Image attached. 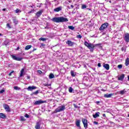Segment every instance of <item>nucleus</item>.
<instances>
[{
	"mask_svg": "<svg viewBox=\"0 0 129 129\" xmlns=\"http://www.w3.org/2000/svg\"><path fill=\"white\" fill-rule=\"evenodd\" d=\"M44 12V11L43 10H40L38 12H37L36 14V15L37 16V18L40 17V16H41V15H42V13Z\"/></svg>",
	"mask_w": 129,
	"mask_h": 129,
	"instance_id": "ddd939ff",
	"label": "nucleus"
},
{
	"mask_svg": "<svg viewBox=\"0 0 129 129\" xmlns=\"http://www.w3.org/2000/svg\"><path fill=\"white\" fill-rule=\"evenodd\" d=\"M100 101H97L96 103H97V104H98V103H100Z\"/></svg>",
	"mask_w": 129,
	"mask_h": 129,
	"instance_id": "13d9d810",
	"label": "nucleus"
},
{
	"mask_svg": "<svg viewBox=\"0 0 129 129\" xmlns=\"http://www.w3.org/2000/svg\"><path fill=\"white\" fill-rule=\"evenodd\" d=\"M11 56V58H12L13 60H16V61H21L23 59L22 57H17L14 54H12Z\"/></svg>",
	"mask_w": 129,
	"mask_h": 129,
	"instance_id": "423d86ee",
	"label": "nucleus"
},
{
	"mask_svg": "<svg viewBox=\"0 0 129 129\" xmlns=\"http://www.w3.org/2000/svg\"><path fill=\"white\" fill-rule=\"evenodd\" d=\"M67 45H68L69 47H73L75 45V42H72L70 40H67L66 41Z\"/></svg>",
	"mask_w": 129,
	"mask_h": 129,
	"instance_id": "1a4fd4ad",
	"label": "nucleus"
},
{
	"mask_svg": "<svg viewBox=\"0 0 129 129\" xmlns=\"http://www.w3.org/2000/svg\"><path fill=\"white\" fill-rule=\"evenodd\" d=\"M3 107L5 110L7 111V112H11V108H10V106L7 104H4Z\"/></svg>",
	"mask_w": 129,
	"mask_h": 129,
	"instance_id": "6e6552de",
	"label": "nucleus"
},
{
	"mask_svg": "<svg viewBox=\"0 0 129 129\" xmlns=\"http://www.w3.org/2000/svg\"><path fill=\"white\" fill-rule=\"evenodd\" d=\"M15 72L14 71H13L12 72H11V73H12V74H13V73H14Z\"/></svg>",
	"mask_w": 129,
	"mask_h": 129,
	"instance_id": "052dcab7",
	"label": "nucleus"
},
{
	"mask_svg": "<svg viewBox=\"0 0 129 129\" xmlns=\"http://www.w3.org/2000/svg\"><path fill=\"white\" fill-rule=\"evenodd\" d=\"M54 74H49V79H52L54 78Z\"/></svg>",
	"mask_w": 129,
	"mask_h": 129,
	"instance_id": "a878e982",
	"label": "nucleus"
},
{
	"mask_svg": "<svg viewBox=\"0 0 129 129\" xmlns=\"http://www.w3.org/2000/svg\"><path fill=\"white\" fill-rule=\"evenodd\" d=\"M3 11H6V9H3Z\"/></svg>",
	"mask_w": 129,
	"mask_h": 129,
	"instance_id": "e2e57ef3",
	"label": "nucleus"
},
{
	"mask_svg": "<svg viewBox=\"0 0 129 129\" xmlns=\"http://www.w3.org/2000/svg\"><path fill=\"white\" fill-rule=\"evenodd\" d=\"M68 28L70 29V30H74V29H75V27H74L73 26H69Z\"/></svg>",
	"mask_w": 129,
	"mask_h": 129,
	"instance_id": "cd10ccee",
	"label": "nucleus"
},
{
	"mask_svg": "<svg viewBox=\"0 0 129 129\" xmlns=\"http://www.w3.org/2000/svg\"><path fill=\"white\" fill-rule=\"evenodd\" d=\"M19 12H21V11H20V10H19L18 9H16V11H15L16 14L19 13Z\"/></svg>",
	"mask_w": 129,
	"mask_h": 129,
	"instance_id": "4c0bfd02",
	"label": "nucleus"
},
{
	"mask_svg": "<svg viewBox=\"0 0 129 129\" xmlns=\"http://www.w3.org/2000/svg\"><path fill=\"white\" fill-rule=\"evenodd\" d=\"M103 67L105 68L107 70H109V64H104L103 65Z\"/></svg>",
	"mask_w": 129,
	"mask_h": 129,
	"instance_id": "aec40b11",
	"label": "nucleus"
},
{
	"mask_svg": "<svg viewBox=\"0 0 129 129\" xmlns=\"http://www.w3.org/2000/svg\"><path fill=\"white\" fill-rule=\"evenodd\" d=\"M89 10L90 11V10H91V9H89Z\"/></svg>",
	"mask_w": 129,
	"mask_h": 129,
	"instance_id": "338daca9",
	"label": "nucleus"
},
{
	"mask_svg": "<svg viewBox=\"0 0 129 129\" xmlns=\"http://www.w3.org/2000/svg\"><path fill=\"white\" fill-rule=\"evenodd\" d=\"M126 49V47L125 46H123L122 48H121V51H125Z\"/></svg>",
	"mask_w": 129,
	"mask_h": 129,
	"instance_id": "f704fd0d",
	"label": "nucleus"
},
{
	"mask_svg": "<svg viewBox=\"0 0 129 129\" xmlns=\"http://www.w3.org/2000/svg\"><path fill=\"white\" fill-rule=\"evenodd\" d=\"M99 114H100V113L99 112H96L95 114L93 115V117L94 118H96L97 117H99Z\"/></svg>",
	"mask_w": 129,
	"mask_h": 129,
	"instance_id": "f3484780",
	"label": "nucleus"
},
{
	"mask_svg": "<svg viewBox=\"0 0 129 129\" xmlns=\"http://www.w3.org/2000/svg\"><path fill=\"white\" fill-rule=\"evenodd\" d=\"M82 121L84 124V127H85L86 128H87V127H88V123L87 121V119L85 118H83L82 119Z\"/></svg>",
	"mask_w": 129,
	"mask_h": 129,
	"instance_id": "39448f33",
	"label": "nucleus"
},
{
	"mask_svg": "<svg viewBox=\"0 0 129 129\" xmlns=\"http://www.w3.org/2000/svg\"><path fill=\"white\" fill-rule=\"evenodd\" d=\"M6 117H7V116H6V114L3 113H0V118H6Z\"/></svg>",
	"mask_w": 129,
	"mask_h": 129,
	"instance_id": "6ab92c4d",
	"label": "nucleus"
},
{
	"mask_svg": "<svg viewBox=\"0 0 129 129\" xmlns=\"http://www.w3.org/2000/svg\"><path fill=\"white\" fill-rule=\"evenodd\" d=\"M37 8H41V6H42V4L37 3L35 5Z\"/></svg>",
	"mask_w": 129,
	"mask_h": 129,
	"instance_id": "c85d7f7f",
	"label": "nucleus"
},
{
	"mask_svg": "<svg viewBox=\"0 0 129 129\" xmlns=\"http://www.w3.org/2000/svg\"><path fill=\"white\" fill-rule=\"evenodd\" d=\"M24 116H25V117H26L27 118H29L30 117V115H29L28 114H25Z\"/></svg>",
	"mask_w": 129,
	"mask_h": 129,
	"instance_id": "58836bf2",
	"label": "nucleus"
},
{
	"mask_svg": "<svg viewBox=\"0 0 129 129\" xmlns=\"http://www.w3.org/2000/svg\"><path fill=\"white\" fill-rule=\"evenodd\" d=\"M5 92V90L3 89L0 91V94H3V93Z\"/></svg>",
	"mask_w": 129,
	"mask_h": 129,
	"instance_id": "79ce46f5",
	"label": "nucleus"
},
{
	"mask_svg": "<svg viewBox=\"0 0 129 129\" xmlns=\"http://www.w3.org/2000/svg\"><path fill=\"white\" fill-rule=\"evenodd\" d=\"M103 117L104 118H105V117H106V116L105 114H103Z\"/></svg>",
	"mask_w": 129,
	"mask_h": 129,
	"instance_id": "49530a36",
	"label": "nucleus"
},
{
	"mask_svg": "<svg viewBox=\"0 0 129 129\" xmlns=\"http://www.w3.org/2000/svg\"><path fill=\"white\" fill-rule=\"evenodd\" d=\"M46 102H47V101H43L42 100H39L35 101L34 103V105H40V104H42L43 103H46Z\"/></svg>",
	"mask_w": 129,
	"mask_h": 129,
	"instance_id": "20e7f679",
	"label": "nucleus"
},
{
	"mask_svg": "<svg viewBox=\"0 0 129 129\" xmlns=\"http://www.w3.org/2000/svg\"><path fill=\"white\" fill-rule=\"evenodd\" d=\"M37 72L38 73H39V74H42V73H43V72H42L41 70H38Z\"/></svg>",
	"mask_w": 129,
	"mask_h": 129,
	"instance_id": "37998d69",
	"label": "nucleus"
},
{
	"mask_svg": "<svg viewBox=\"0 0 129 129\" xmlns=\"http://www.w3.org/2000/svg\"><path fill=\"white\" fill-rule=\"evenodd\" d=\"M113 95V93H110V94H104V97L105 98H110Z\"/></svg>",
	"mask_w": 129,
	"mask_h": 129,
	"instance_id": "9b49d317",
	"label": "nucleus"
},
{
	"mask_svg": "<svg viewBox=\"0 0 129 129\" xmlns=\"http://www.w3.org/2000/svg\"><path fill=\"white\" fill-rule=\"evenodd\" d=\"M77 38H78V39H81V38H82V36H81V35H77Z\"/></svg>",
	"mask_w": 129,
	"mask_h": 129,
	"instance_id": "a19ab883",
	"label": "nucleus"
},
{
	"mask_svg": "<svg viewBox=\"0 0 129 129\" xmlns=\"http://www.w3.org/2000/svg\"><path fill=\"white\" fill-rule=\"evenodd\" d=\"M86 8H87V6H86V5H83L82 6V9H83V10H84V9H86Z\"/></svg>",
	"mask_w": 129,
	"mask_h": 129,
	"instance_id": "72a5a7b5",
	"label": "nucleus"
},
{
	"mask_svg": "<svg viewBox=\"0 0 129 129\" xmlns=\"http://www.w3.org/2000/svg\"><path fill=\"white\" fill-rule=\"evenodd\" d=\"M69 91L70 93H72V92H73V89L72 88V87L69 88Z\"/></svg>",
	"mask_w": 129,
	"mask_h": 129,
	"instance_id": "7c9ffc66",
	"label": "nucleus"
},
{
	"mask_svg": "<svg viewBox=\"0 0 129 129\" xmlns=\"http://www.w3.org/2000/svg\"><path fill=\"white\" fill-rule=\"evenodd\" d=\"M2 34L0 33V36H2Z\"/></svg>",
	"mask_w": 129,
	"mask_h": 129,
	"instance_id": "69168bd1",
	"label": "nucleus"
},
{
	"mask_svg": "<svg viewBox=\"0 0 129 129\" xmlns=\"http://www.w3.org/2000/svg\"><path fill=\"white\" fill-rule=\"evenodd\" d=\"M118 68H119V69H121V68H122V64H119L117 66Z\"/></svg>",
	"mask_w": 129,
	"mask_h": 129,
	"instance_id": "e433bc0d",
	"label": "nucleus"
},
{
	"mask_svg": "<svg viewBox=\"0 0 129 129\" xmlns=\"http://www.w3.org/2000/svg\"><path fill=\"white\" fill-rule=\"evenodd\" d=\"M37 50V49H34L33 51H36Z\"/></svg>",
	"mask_w": 129,
	"mask_h": 129,
	"instance_id": "680f3d73",
	"label": "nucleus"
},
{
	"mask_svg": "<svg viewBox=\"0 0 129 129\" xmlns=\"http://www.w3.org/2000/svg\"><path fill=\"white\" fill-rule=\"evenodd\" d=\"M39 40H40V41H46V38H40V39Z\"/></svg>",
	"mask_w": 129,
	"mask_h": 129,
	"instance_id": "ea45409f",
	"label": "nucleus"
},
{
	"mask_svg": "<svg viewBox=\"0 0 129 129\" xmlns=\"http://www.w3.org/2000/svg\"><path fill=\"white\" fill-rule=\"evenodd\" d=\"M51 21L54 23H64L65 22H68V19L63 17H54L51 19Z\"/></svg>",
	"mask_w": 129,
	"mask_h": 129,
	"instance_id": "f257e3e1",
	"label": "nucleus"
},
{
	"mask_svg": "<svg viewBox=\"0 0 129 129\" xmlns=\"http://www.w3.org/2000/svg\"><path fill=\"white\" fill-rule=\"evenodd\" d=\"M65 106H59L55 109V112H60L65 109Z\"/></svg>",
	"mask_w": 129,
	"mask_h": 129,
	"instance_id": "0eeeda50",
	"label": "nucleus"
},
{
	"mask_svg": "<svg viewBox=\"0 0 129 129\" xmlns=\"http://www.w3.org/2000/svg\"><path fill=\"white\" fill-rule=\"evenodd\" d=\"M39 92H40V90H37L36 91L33 92V94L34 95H37Z\"/></svg>",
	"mask_w": 129,
	"mask_h": 129,
	"instance_id": "b1692460",
	"label": "nucleus"
},
{
	"mask_svg": "<svg viewBox=\"0 0 129 129\" xmlns=\"http://www.w3.org/2000/svg\"><path fill=\"white\" fill-rule=\"evenodd\" d=\"M37 89V87H35V86H33V90Z\"/></svg>",
	"mask_w": 129,
	"mask_h": 129,
	"instance_id": "09e8293b",
	"label": "nucleus"
},
{
	"mask_svg": "<svg viewBox=\"0 0 129 129\" xmlns=\"http://www.w3.org/2000/svg\"><path fill=\"white\" fill-rule=\"evenodd\" d=\"M73 2H74L75 0H73Z\"/></svg>",
	"mask_w": 129,
	"mask_h": 129,
	"instance_id": "774afa93",
	"label": "nucleus"
},
{
	"mask_svg": "<svg viewBox=\"0 0 129 129\" xmlns=\"http://www.w3.org/2000/svg\"><path fill=\"white\" fill-rule=\"evenodd\" d=\"M123 78H124V74H122L118 78V80L122 81V80H123Z\"/></svg>",
	"mask_w": 129,
	"mask_h": 129,
	"instance_id": "dca6fc26",
	"label": "nucleus"
},
{
	"mask_svg": "<svg viewBox=\"0 0 129 129\" xmlns=\"http://www.w3.org/2000/svg\"><path fill=\"white\" fill-rule=\"evenodd\" d=\"M14 89H15V90H19L20 89V88H19L18 86H15L14 87Z\"/></svg>",
	"mask_w": 129,
	"mask_h": 129,
	"instance_id": "c9c22d12",
	"label": "nucleus"
},
{
	"mask_svg": "<svg viewBox=\"0 0 129 129\" xmlns=\"http://www.w3.org/2000/svg\"><path fill=\"white\" fill-rule=\"evenodd\" d=\"M53 11L54 12H60V11H62V7H59L56 8H55L53 10Z\"/></svg>",
	"mask_w": 129,
	"mask_h": 129,
	"instance_id": "4468645a",
	"label": "nucleus"
},
{
	"mask_svg": "<svg viewBox=\"0 0 129 129\" xmlns=\"http://www.w3.org/2000/svg\"><path fill=\"white\" fill-rule=\"evenodd\" d=\"M9 43H10V42H9V41L6 40L4 41V45H5V46H7V45H8Z\"/></svg>",
	"mask_w": 129,
	"mask_h": 129,
	"instance_id": "c756f323",
	"label": "nucleus"
},
{
	"mask_svg": "<svg viewBox=\"0 0 129 129\" xmlns=\"http://www.w3.org/2000/svg\"><path fill=\"white\" fill-rule=\"evenodd\" d=\"M127 117H129V114L127 115Z\"/></svg>",
	"mask_w": 129,
	"mask_h": 129,
	"instance_id": "0e129e2a",
	"label": "nucleus"
},
{
	"mask_svg": "<svg viewBox=\"0 0 129 129\" xmlns=\"http://www.w3.org/2000/svg\"><path fill=\"white\" fill-rule=\"evenodd\" d=\"M128 64H129V58L128 57H127V58H126L125 65V66H128Z\"/></svg>",
	"mask_w": 129,
	"mask_h": 129,
	"instance_id": "4be33fe9",
	"label": "nucleus"
},
{
	"mask_svg": "<svg viewBox=\"0 0 129 129\" xmlns=\"http://www.w3.org/2000/svg\"><path fill=\"white\" fill-rule=\"evenodd\" d=\"M84 45H86L88 49H90L91 52H93L94 50V47L97 46H100V44H92V43H89L87 41H85Z\"/></svg>",
	"mask_w": 129,
	"mask_h": 129,
	"instance_id": "f03ea898",
	"label": "nucleus"
},
{
	"mask_svg": "<svg viewBox=\"0 0 129 129\" xmlns=\"http://www.w3.org/2000/svg\"><path fill=\"white\" fill-rule=\"evenodd\" d=\"M74 107H75V108H77L78 107V106H77V105H76V104H74Z\"/></svg>",
	"mask_w": 129,
	"mask_h": 129,
	"instance_id": "de8ad7c7",
	"label": "nucleus"
},
{
	"mask_svg": "<svg viewBox=\"0 0 129 129\" xmlns=\"http://www.w3.org/2000/svg\"><path fill=\"white\" fill-rule=\"evenodd\" d=\"M80 120H77L76 121V124L77 127H79V129H81V126H80Z\"/></svg>",
	"mask_w": 129,
	"mask_h": 129,
	"instance_id": "f8f14e48",
	"label": "nucleus"
},
{
	"mask_svg": "<svg viewBox=\"0 0 129 129\" xmlns=\"http://www.w3.org/2000/svg\"><path fill=\"white\" fill-rule=\"evenodd\" d=\"M107 27H108V23H104L99 28V30L103 31V30H105V29H106V28H107Z\"/></svg>",
	"mask_w": 129,
	"mask_h": 129,
	"instance_id": "7ed1b4c3",
	"label": "nucleus"
},
{
	"mask_svg": "<svg viewBox=\"0 0 129 129\" xmlns=\"http://www.w3.org/2000/svg\"><path fill=\"white\" fill-rule=\"evenodd\" d=\"M74 7V6H73V5L71 6V8H72V9H73Z\"/></svg>",
	"mask_w": 129,
	"mask_h": 129,
	"instance_id": "4d7b16f0",
	"label": "nucleus"
},
{
	"mask_svg": "<svg viewBox=\"0 0 129 129\" xmlns=\"http://www.w3.org/2000/svg\"><path fill=\"white\" fill-rule=\"evenodd\" d=\"M98 67H101V64L100 63H98Z\"/></svg>",
	"mask_w": 129,
	"mask_h": 129,
	"instance_id": "a18cd8bd",
	"label": "nucleus"
},
{
	"mask_svg": "<svg viewBox=\"0 0 129 129\" xmlns=\"http://www.w3.org/2000/svg\"><path fill=\"white\" fill-rule=\"evenodd\" d=\"M32 48V45H27L25 48V50H29Z\"/></svg>",
	"mask_w": 129,
	"mask_h": 129,
	"instance_id": "393cba45",
	"label": "nucleus"
},
{
	"mask_svg": "<svg viewBox=\"0 0 129 129\" xmlns=\"http://www.w3.org/2000/svg\"><path fill=\"white\" fill-rule=\"evenodd\" d=\"M126 93V91H125V89L121 90L119 92L120 94H121V95H123V94H124V93Z\"/></svg>",
	"mask_w": 129,
	"mask_h": 129,
	"instance_id": "5701e85b",
	"label": "nucleus"
},
{
	"mask_svg": "<svg viewBox=\"0 0 129 129\" xmlns=\"http://www.w3.org/2000/svg\"><path fill=\"white\" fill-rule=\"evenodd\" d=\"M20 118H21V121H25L26 120V119H25V117H24V116H21L20 117Z\"/></svg>",
	"mask_w": 129,
	"mask_h": 129,
	"instance_id": "2f4dec72",
	"label": "nucleus"
},
{
	"mask_svg": "<svg viewBox=\"0 0 129 129\" xmlns=\"http://www.w3.org/2000/svg\"><path fill=\"white\" fill-rule=\"evenodd\" d=\"M35 127L36 129H40L41 127V123L39 122H37Z\"/></svg>",
	"mask_w": 129,
	"mask_h": 129,
	"instance_id": "2eb2a0df",
	"label": "nucleus"
},
{
	"mask_svg": "<svg viewBox=\"0 0 129 129\" xmlns=\"http://www.w3.org/2000/svg\"><path fill=\"white\" fill-rule=\"evenodd\" d=\"M45 46H46V45H45V44H44V43H41L40 47H45Z\"/></svg>",
	"mask_w": 129,
	"mask_h": 129,
	"instance_id": "c03bdc74",
	"label": "nucleus"
},
{
	"mask_svg": "<svg viewBox=\"0 0 129 129\" xmlns=\"http://www.w3.org/2000/svg\"><path fill=\"white\" fill-rule=\"evenodd\" d=\"M13 23L14 24H15V25L18 24V20H17L16 19H13Z\"/></svg>",
	"mask_w": 129,
	"mask_h": 129,
	"instance_id": "473e14b6",
	"label": "nucleus"
},
{
	"mask_svg": "<svg viewBox=\"0 0 129 129\" xmlns=\"http://www.w3.org/2000/svg\"><path fill=\"white\" fill-rule=\"evenodd\" d=\"M44 85H45V86H50L48 84H45Z\"/></svg>",
	"mask_w": 129,
	"mask_h": 129,
	"instance_id": "864d4df0",
	"label": "nucleus"
},
{
	"mask_svg": "<svg viewBox=\"0 0 129 129\" xmlns=\"http://www.w3.org/2000/svg\"><path fill=\"white\" fill-rule=\"evenodd\" d=\"M71 75H72V77H75L76 76V73L74 72V71H71Z\"/></svg>",
	"mask_w": 129,
	"mask_h": 129,
	"instance_id": "412c9836",
	"label": "nucleus"
},
{
	"mask_svg": "<svg viewBox=\"0 0 129 129\" xmlns=\"http://www.w3.org/2000/svg\"><path fill=\"white\" fill-rule=\"evenodd\" d=\"M94 123L95 124H98V122H96V121H94Z\"/></svg>",
	"mask_w": 129,
	"mask_h": 129,
	"instance_id": "3c124183",
	"label": "nucleus"
},
{
	"mask_svg": "<svg viewBox=\"0 0 129 129\" xmlns=\"http://www.w3.org/2000/svg\"><path fill=\"white\" fill-rule=\"evenodd\" d=\"M124 40L126 43H129V34L126 33L124 34Z\"/></svg>",
	"mask_w": 129,
	"mask_h": 129,
	"instance_id": "9d476101",
	"label": "nucleus"
},
{
	"mask_svg": "<svg viewBox=\"0 0 129 129\" xmlns=\"http://www.w3.org/2000/svg\"><path fill=\"white\" fill-rule=\"evenodd\" d=\"M27 79H30V76H27Z\"/></svg>",
	"mask_w": 129,
	"mask_h": 129,
	"instance_id": "bf43d9fd",
	"label": "nucleus"
},
{
	"mask_svg": "<svg viewBox=\"0 0 129 129\" xmlns=\"http://www.w3.org/2000/svg\"><path fill=\"white\" fill-rule=\"evenodd\" d=\"M28 91H32L33 90V87L29 86L27 88Z\"/></svg>",
	"mask_w": 129,
	"mask_h": 129,
	"instance_id": "bb28decb",
	"label": "nucleus"
},
{
	"mask_svg": "<svg viewBox=\"0 0 129 129\" xmlns=\"http://www.w3.org/2000/svg\"><path fill=\"white\" fill-rule=\"evenodd\" d=\"M24 72H25V69H22L20 72V77L24 76Z\"/></svg>",
	"mask_w": 129,
	"mask_h": 129,
	"instance_id": "a211bd4d",
	"label": "nucleus"
},
{
	"mask_svg": "<svg viewBox=\"0 0 129 129\" xmlns=\"http://www.w3.org/2000/svg\"><path fill=\"white\" fill-rule=\"evenodd\" d=\"M20 50V46L17 47V49H16V51Z\"/></svg>",
	"mask_w": 129,
	"mask_h": 129,
	"instance_id": "8fccbe9b",
	"label": "nucleus"
},
{
	"mask_svg": "<svg viewBox=\"0 0 129 129\" xmlns=\"http://www.w3.org/2000/svg\"><path fill=\"white\" fill-rule=\"evenodd\" d=\"M7 27H9V28H11V26H10V24H7Z\"/></svg>",
	"mask_w": 129,
	"mask_h": 129,
	"instance_id": "5fc2aeb1",
	"label": "nucleus"
},
{
	"mask_svg": "<svg viewBox=\"0 0 129 129\" xmlns=\"http://www.w3.org/2000/svg\"><path fill=\"white\" fill-rule=\"evenodd\" d=\"M9 75V76H12V73H10Z\"/></svg>",
	"mask_w": 129,
	"mask_h": 129,
	"instance_id": "6e6d98bb",
	"label": "nucleus"
},
{
	"mask_svg": "<svg viewBox=\"0 0 129 129\" xmlns=\"http://www.w3.org/2000/svg\"><path fill=\"white\" fill-rule=\"evenodd\" d=\"M33 12V10H31V11L28 12V14H32Z\"/></svg>",
	"mask_w": 129,
	"mask_h": 129,
	"instance_id": "603ef678",
	"label": "nucleus"
}]
</instances>
